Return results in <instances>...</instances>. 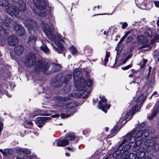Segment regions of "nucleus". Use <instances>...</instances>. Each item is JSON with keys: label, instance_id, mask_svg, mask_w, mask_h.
<instances>
[{"label": "nucleus", "instance_id": "nucleus-62", "mask_svg": "<svg viewBox=\"0 0 159 159\" xmlns=\"http://www.w3.org/2000/svg\"><path fill=\"white\" fill-rule=\"evenodd\" d=\"M157 26H159V20H157Z\"/></svg>", "mask_w": 159, "mask_h": 159}, {"label": "nucleus", "instance_id": "nucleus-22", "mask_svg": "<svg viewBox=\"0 0 159 159\" xmlns=\"http://www.w3.org/2000/svg\"><path fill=\"white\" fill-rule=\"evenodd\" d=\"M144 143L146 146L151 147L154 145L155 142L152 139H148L145 140Z\"/></svg>", "mask_w": 159, "mask_h": 159}, {"label": "nucleus", "instance_id": "nucleus-57", "mask_svg": "<svg viewBox=\"0 0 159 159\" xmlns=\"http://www.w3.org/2000/svg\"><path fill=\"white\" fill-rule=\"evenodd\" d=\"M157 92H155L153 93L152 94V95H156L157 94Z\"/></svg>", "mask_w": 159, "mask_h": 159}, {"label": "nucleus", "instance_id": "nucleus-20", "mask_svg": "<svg viewBox=\"0 0 159 159\" xmlns=\"http://www.w3.org/2000/svg\"><path fill=\"white\" fill-rule=\"evenodd\" d=\"M37 38L35 36H31L27 41L28 44L30 46L34 47L35 44V42Z\"/></svg>", "mask_w": 159, "mask_h": 159}, {"label": "nucleus", "instance_id": "nucleus-50", "mask_svg": "<svg viewBox=\"0 0 159 159\" xmlns=\"http://www.w3.org/2000/svg\"><path fill=\"white\" fill-rule=\"evenodd\" d=\"M56 68L57 70H59L61 69V66L59 65H56Z\"/></svg>", "mask_w": 159, "mask_h": 159}, {"label": "nucleus", "instance_id": "nucleus-10", "mask_svg": "<svg viewBox=\"0 0 159 159\" xmlns=\"http://www.w3.org/2000/svg\"><path fill=\"white\" fill-rule=\"evenodd\" d=\"M149 136V132L147 129L144 130H139L138 131L135 135V137L136 139H139V140L144 139Z\"/></svg>", "mask_w": 159, "mask_h": 159}, {"label": "nucleus", "instance_id": "nucleus-27", "mask_svg": "<svg viewBox=\"0 0 159 159\" xmlns=\"http://www.w3.org/2000/svg\"><path fill=\"white\" fill-rule=\"evenodd\" d=\"M135 133V130H133L130 133V141L131 140V142H130V143L131 142L133 143L135 141L136 138L135 136H132Z\"/></svg>", "mask_w": 159, "mask_h": 159}, {"label": "nucleus", "instance_id": "nucleus-7", "mask_svg": "<svg viewBox=\"0 0 159 159\" xmlns=\"http://www.w3.org/2000/svg\"><path fill=\"white\" fill-rule=\"evenodd\" d=\"M144 102L143 95H141L137 98L136 101V102L137 103H140L139 105H136L132 108L130 111V115H131L132 116L131 117H132L133 115H134L136 112L139 111L140 109V105L143 103Z\"/></svg>", "mask_w": 159, "mask_h": 159}, {"label": "nucleus", "instance_id": "nucleus-47", "mask_svg": "<svg viewBox=\"0 0 159 159\" xmlns=\"http://www.w3.org/2000/svg\"><path fill=\"white\" fill-rule=\"evenodd\" d=\"M89 94V93H88L86 92H84L81 93V95L83 97L86 98Z\"/></svg>", "mask_w": 159, "mask_h": 159}, {"label": "nucleus", "instance_id": "nucleus-25", "mask_svg": "<svg viewBox=\"0 0 159 159\" xmlns=\"http://www.w3.org/2000/svg\"><path fill=\"white\" fill-rule=\"evenodd\" d=\"M145 155V152L139 151L137 152L136 153V157L139 159L143 158Z\"/></svg>", "mask_w": 159, "mask_h": 159}, {"label": "nucleus", "instance_id": "nucleus-41", "mask_svg": "<svg viewBox=\"0 0 159 159\" xmlns=\"http://www.w3.org/2000/svg\"><path fill=\"white\" fill-rule=\"evenodd\" d=\"M143 61L140 62V65L141 66V68H143L145 66L146 63L147 61V60L145 59H143Z\"/></svg>", "mask_w": 159, "mask_h": 159}, {"label": "nucleus", "instance_id": "nucleus-23", "mask_svg": "<svg viewBox=\"0 0 159 159\" xmlns=\"http://www.w3.org/2000/svg\"><path fill=\"white\" fill-rule=\"evenodd\" d=\"M0 26L4 31V30L6 31L9 28V24L7 23L1 22L0 23Z\"/></svg>", "mask_w": 159, "mask_h": 159}, {"label": "nucleus", "instance_id": "nucleus-11", "mask_svg": "<svg viewBox=\"0 0 159 159\" xmlns=\"http://www.w3.org/2000/svg\"><path fill=\"white\" fill-rule=\"evenodd\" d=\"M129 34V31L127 32L125 35L123 36V37L121 39L120 42L118 43L116 48V50L117 51V54L118 55L120 54V52L122 50V46L120 45V43L122 42L125 38H126V42L127 43L129 42V36H128V35Z\"/></svg>", "mask_w": 159, "mask_h": 159}, {"label": "nucleus", "instance_id": "nucleus-54", "mask_svg": "<svg viewBox=\"0 0 159 159\" xmlns=\"http://www.w3.org/2000/svg\"><path fill=\"white\" fill-rule=\"evenodd\" d=\"M59 116V115L58 114H56L53 115L51 116L52 117L54 118V117H58Z\"/></svg>", "mask_w": 159, "mask_h": 159}, {"label": "nucleus", "instance_id": "nucleus-17", "mask_svg": "<svg viewBox=\"0 0 159 159\" xmlns=\"http://www.w3.org/2000/svg\"><path fill=\"white\" fill-rule=\"evenodd\" d=\"M56 143V146H65L68 144L69 141L67 139H64L62 140H57L55 141V142H54V144L55 143Z\"/></svg>", "mask_w": 159, "mask_h": 159}, {"label": "nucleus", "instance_id": "nucleus-8", "mask_svg": "<svg viewBox=\"0 0 159 159\" xmlns=\"http://www.w3.org/2000/svg\"><path fill=\"white\" fill-rule=\"evenodd\" d=\"M49 66L48 63L44 64L39 61L37 63L35 66L34 71L36 73H39L42 71L45 73L46 70L48 69Z\"/></svg>", "mask_w": 159, "mask_h": 159}, {"label": "nucleus", "instance_id": "nucleus-44", "mask_svg": "<svg viewBox=\"0 0 159 159\" xmlns=\"http://www.w3.org/2000/svg\"><path fill=\"white\" fill-rule=\"evenodd\" d=\"M69 98H63L61 97H58L57 98V99L60 101H66L68 100Z\"/></svg>", "mask_w": 159, "mask_h": 159}, {"label": "nucleus", "instance_id": "nucleus-26", "mask_svg": "<svg viewBox=\"0 0 159 159\" xmlns=\"http://www.w3.org/2000/svg\"><path fill=\"white\" fill-rule=\"evenodd\" d=\"M69 50L72 55H77L78 51L76 48L73 46H71L69 48Z\"/></svg>", "mask_w": 159, "mask_h": 159}, {"label": "nucleus", "instance_id": "nucleus-2", "mask_svg": "<svg viewBox=\"0 0 159 159\" xmlns=\"http://www.w3.org/2000/svg\"><path fill=\"white\" fill-rule=\"evenodd\" d=\"M33 2L35 6L34 10L33 9L34 12L41 16H46L48 15L49 11L45 10L47 5L46 3L43 1L39 0H33Z\"/></svg>", "mask_w": 159, "mask_h": 159}, {"label": "nucleus", "instance_id": "nucleus-21", "mask_svg": "<svg viewBox=\"0 0 159 159\" xmlns=\"http://www.w3.org/2000/svg\"><path fill=\"white\" fill-rule=\"evenodd\" d=\"M74 113V110L73 109H70L67 111L66 114L61 113L60 115L62 118H66L69 117L70 116L73 115Z\"/></svg>", "mask_w": 159, "mask_h": 159}, {"label": "nucleus", "instance_id": "nucleus-31", "mask_svg": "<svg viewBox=\"0 0 159 159\" xmlns=\"http://www.w3.org/2000/svg\"><path fill=\"white\" fill-rule=\"evenodd\" d=\"M122 150L127 154L129 152V144H126L122 148Z\"/></svg>", "mask_w": 159, "mask_h": 159}, {"label": "nucleus", "instance_id": "nucleus-64", "mask_svg": "<svg viewBox=\"0 0 159 159\" xmlns=\"http://www.w3.org/2000/svg\"><path fill=\"white\" fill-rule=\"evenodd\" d=\"M154 43V40L151 41V44H152L153 43Z\"/></svg>", "mask_w": 159, "mask_h": 159}, {"label": "nucleus", "instance_id": "nucleus-38", "mask_svg": "<svg viewBox=\"0 0 159 159\" xmlns=\"http://www.w3.org/2000/svg\"><path fill=\"white\" fill-rule=\"evenodd\" d=\"M157 112L158 109H155V110L151 113V116L150 117H149V119L150 120L152 119L154 116L157 113Z\"/></svg>", "mask_w": 159, "mask_h": 159}, {"label": "nucleus", "instance_id": "nucleus-56", "mask_svg": "<svg viewBox=\"0 0 159 159\" xmlns=\"http://www.w3.org/2000/svg\"><path fill=\"white\" fill-rule=\"evenodd\" d=\"M103 34L104 35L107 36L108 35V33L106 31H104L103 32Z\"/></svg>", "mask_w": 159, "mask_h": 159}, {"label": "nucleus", "instance_id": "nucleus-13", "mask_svg": "<svg viewBox=\"0 0 159 159\" xmlns=\"http://www.w3.org/2000/svg\"><path fill=\"white\" fill-rule=\"evenodd\" d=\"M51 119L50 117H39L36 118L35 122L36 124L39 127H41L43 125L45 122Z\"/></svg>", "mask_w": 159, "mask_h": 159}, {"label": "nucleus", "instance_id": "nucleus-58", "mask_svg": "<svg viewBox=\"0 0 159 159\" xmlns=\"http://www.w3.org/2000/svg\"><path fill=\"white\" fill-rule=\"evenodd\" d=\"M144 159H152L151 158L148 157H146Z\"/></svg>", "mask_w": 159, "mask_h": 159}, {"label": "nucleus", "instance_id": "nucleus-15", "mask_svg": "<svg viewBox=\"0 0 159 159\" xmlns=\"http://www.w3.org/2000/svg\"><path fill=\"white\" fill-rule=\"evenodd\" d=\"M7 42L9 45L14 46L18 43L19 40L16 36L11 35L8 38Z\"/></svg>", "mask_w": 159, "mask_h": 159}, {"label": "nucleus", "instance_id": "nucleus-9", "mask_svg": "<svg viewBox=\"0 0 159 159\" xmlns=\"http://www.w3.org/2000/svg\"><path fill=\"white\" fill-rule=\"evenodd\" d=\"M36 58L35 55L32 53L28 55L26 58L25 64L28 67L32 66L35 63Z\"/></svg>", "mask_w": 159, "mask_h": 159}, {"label": "nucleus", "instance_id": "nucleus-63", "mask_svg": "<svg viewBox=\"0 0 159 159\" xmlns=\"http://www.w3.org/2000/svg\"><path fill=\"white\" fill-rule=\"evenodd\" d=\"M151 67H150L149 68V73H150V71L151 70Z\"/></svg>", "mask_w": 159, "mask_h": 159}, {"label": "nucleus", "instance_id": "nucleus-53", "mask_svg": "<svg viewBox=\"0 0 159 159\" xmlns=\"http://www.w3.org/2000/svg\"><path fill=\"white\" fill-rule=\"evenodd\" d=\"M155 40L159 39V35L156 34L154 36Z\"/></svg>", "mask_w": 159, "mask_h": 159}, {"label": "nucleus", "instance_id": "nucleus-61", "mask_svg": "<svg viewBox=\"0 0 159 159\" xmlns=\"http://www.w3.org/2000/svg\"><path fill=\"white\" fill-rule=\"evenodd\" d=\"M65 155L66 156H67V157H68L69 156V153H67V152H66L65 153Z\"/></svg>", "mask_w": 159, "mask_h": 159}, {"label": "nucleus", "instance_id": "nucleus-51", "mask_svg": "<svg viewBox=\"0 0 159 159\" xmlns=\"http://www.w3.org/2000/svg\"><path fill=\"white\" fill-rule=\"evenodd\" d=\"M3 126V124L2 122H0V133L2 131Z\"/></svg>", "mask_w": 159, "mask_h": 159}, {"label": "nucleus", "instance_id": "nucleus-55", "mask_svg": "<svg viewBox=\"0 0 159 159\" xmlns=\"http://www.w3.org/2000/svg\"><path fill=\"white\" fill-rule=\"evenodd\" d=\"M145 151L146 152H148L150 151V149L149 148L145 149Z\"/></svg>", "mask_w": 159, "mask_h": 159}, {"label": "nucleus", "instance_id": "nucleus-37", "mask_svg": "<svg viewBox=\"0 0 159 159\" xmlns=\"http://www.w3.org/2000/svg\"><path fill=\"white\" fill-rule=\"evenodd\" d=\"M32 126L33 123L30 121H27L25 124V127L27 128H31Z\"/></svg>", "mask_w": 159, "mask_h": 159}, {"label": "nucleus", "instance_id": "nucleus-36", "mask_svg": "<svg viewBox=\"0 0 159 159\" xmlns=\"http://www.w3.org/2000/svg\"><path fill=\"white\" fill-rule=\"evenodd\" d=\"M145 34L148 36L151 37L152 35L151 30L149 29H147L145 32Z\"/></svg>", "mask_w": 159, "mask_h": 159}, {"label": "nucleus", "instance_id": "nucleus-43", "mask_svg": "<svg viewBox=\"0 0 159 159\" xmlns=\"http://www.w3.org/2000/svg\"><path fill=\"white\" fill-rule=\"evenodd\" d=\"M154 150L157 152L159 151V143H157L155 144H154Z\"/></svg>", "mask_w": 159, "mask_h": 159}, {"label": "nucleus", "instance_id": "nucleus-33", "mask_svg": "<svg viewBox=\"0 0 159 159\" xmlns=\"http://www.w3.org/2000/svg\"><path fill=\"white\" fill-rule=\"evenodd\" d=\"M32 158L33 157L32 155L25 156L23 157L18 156L16 159H32Z\"/></svg>", "mask_w": 159, "mask_h": 159}, {"label": "nucleus", "instance_id": "nucleus-3", "mask_svg": "<svg viewBox=\"0 0 159 159\" xmlns=\"http://www.w3.org/2000/svg\"><path fill=\"white\" fill-rule=\"evenodd\" d=\"M8 4L7 0H0V6L7 7L6 10L8 14L11 16H17L19 14V11L18 9H17L14 5L7 7Z\"/></svg>", "mask_w": 159, "mask_h": 159}, {"label": "nucleus", "instance_id": "nucleus-19", "mask_svg": "<svg viewBox=\"0 0 159 159\" xmlns=\"http://www.w3.org/2000/svg\"><path fill=\"white\" fill-rule=\"evenodd\" d=\"M17 152L20 154H29L31 153V151L27 148H19L17 149Z\"/></svg>", "mask_w": 159, "mask_h": 159}, {"label": "nucleus", "instance_id": "nucleus-60", "mask_svg": "<svg viewBox=\"0 0 159 159\" xmlns=\"http://www.w3.org/2000/svg\"><path fill=\"white\" fill-rule=\"evenodd\" d=\"M105 129V131H106V132H107L108 131V130H109V128L108 127H106Z\"/></svg>", "mask_w": 159, "mask_h": 159}, {"label": "nucleus", "instance_id": "nucleus-12", "mask_svg": "<svg viewBox=\"0 0 159 159\" xmlns=\"http://www.w3.org/2000/svg\"><path fill=\"white\" fill-rule=\"evenodd\" d=\"M129 116V113L128 112L126 113V115L125 117L122 116L121 117L118 121L117 122V124L114 126V131L117 130L119 125L120 126L124 125L126 122V120L128 118Z\"/></svg>", "mask_w": 159, "mask_h": 159}, {"label": "nucleus", "instance_id": "nucleus-32", "mask_svg": "<svg viewBox=\"0 0 159 159\" xmlns=\"http://www.w3.org/2000/svg\"><path fill=\"white\" fill-rule=\"evenodd\" d=\"M121 152V149H118L113 153L112 156L114 157H116L120 155Z\"/></svg>", "mask_w": 159, "mask_h": 159}, {"label": "nucleus", "instance_id": "nucleus-24", "mask_svg": "<svg viewBox=\"0 0 159 159\" xmlns=\"http://www.w3.org/2000/svg\"><path fill=\"white\" fill-rule=\"evenodd\" d=\"M141 142V141L138 140L136 142L137 143H134L133 144V150L134 151H136L139 150L140 148V146L139 144V143H140Z\"/></svg>", "mask_w": 159, "mask_h": 159}, {"label": "nucleus", "instance_id": "nucleus-1", "mask_svg": "<svg viewBox=\"0 0 159 159\" xmlns=\"http://www.w3.org/2000/svg\"><path fill=\"white\" fill-rule=\"evenodd\" d=\"M42 29L47 37L51 41H53L57 46V48L53 45L54 49L57 51L59 53H61L64 50L63 45L64 41L61 37L59 34L56 35L53 33V26L50 23H44L43 24Z\"/></svg>", "mask_w": 159, "mask_h": 159}, {"label": "nucleus", "instance_id": "nucleus-39", "mask_svg": "<svg viewBox=\"0 0 159 159\" xmlns=\"http://www.w3.org/2000/svg\"><path fill=\"white\" fill-rule=\"evenodd\" d=\"M84 84H86L89 87L91 86L93 83V81L92 80L88 79Z\"/></svg>", "mask_w": 159, "mask_h": 159}, {"label": "nucleus", "instance_id": "nucleus-18", "mask_svg": "<svg viewBox=\"0 0 159 159\" xmlns=\"http://www.w3.org/2000/svg\"><path fill=\"white\" fill-rule=\"evenodd\" d=\"M15 53L18 56H20L24 52V47L22 45H19L14 49Z\"/></svg>", "mask_w": 159, "mask_h": 159}, {"label": "nucleus", "instance_id": "nucleus-5", "mask_svg": "<svg viewBox=\"0 0 159 159\" xmlns=\"http://www.w3.org/2000/svg\"><path fill=\"white\" fill-rule=\"evenodd\" d=\"M82 72L78 69H75L74 71L73 77L76 87H81L83 85L84 80L81 77Z\"/></svg>", "mask_w": 159, "mask_h": 159}, {"label": "nucleus", "instance_id": "nucleus-59", "mask_svg": "<svg viewBox=\"0 0 159 159\" xmlns=\"http://www.w3.org/2000/svg\"><path fill=\"white\" fill-rule=\"evenodd\" d=\"M6 94L7 96L8 97H11V95L10 94H8V93H6Z\"/></svg>", "mask_w": 159, "mask_h": 159}, {"label": "nucleus", "instance_id": "nucleus-52", "mask_svg": "<svg viewBox=\"0 0 159 159\" xmlns=\"http://www.w3.org/2000/svg\"><path fill=\"white\" fill-rule=\"evenodd\" d=\"M129 65H128L124 67H122V69L123 70H126L129 69Z\"/></svg>", "mask_w": 159, "mask_h": 159}, {"label": "nucleus", "instance_id": "nucleus-48", "mask_svg": "<svg viewBox=\"0 0 159 159\" xmlns=\"http://www.w3.org/2000/svg\"><path fill=\"white\" fill-rule=\"evenodd\" d=\"M154 2L156 7H159V1H154Z\"/></svg>", "mask_w": 159, "mask_h": 159}, {"label": "nucleus", "instance_id": "nucleus-14", "mask_svg": "<svg viewBox=\"0 0 159 159\" xmlns=\"http://www.w3.org/2000/svg\"><path fill=\"white\" fill-rule=\"evenodd\" d=\"M137 39L139 42L144 44V46H142L141 48H143L144 47H148L149 46L147 38L144 35L139 36L137 37Z\"/></svg>", "mask_w": 159, "mask_h": 159}, {"label": "nucleus", "instance_id": "nucleus-46", "mask_svg": "<svg viewBox=\"0 0 159 159\" xmlns=\"http://www.w3.org/2000/svg\"><path fill=\"white\" fill-rule=\"evenodd\" d=\"M54 111H49L46 113H44V115L45 116H50L52 115Z\"/></svg>", "mask_w": 159, "mask_h": 159}, {"label": "nucleus", "instance_id": "nucleus-4", "mask_svg": "<svg viewBox=\"0 0 159 159\" xmlns=\"http://www.w3.org/2000/svg\"><path fill=\"white\" fill-rule=\"evenodd\" d=\"M25 26L30 34H35L37 30V25L34 20L30 19L25 20L24 22Z\"/></svg>", "mask_w": 159, "mask_h": 159}, {"label": "nucleus", "instance_id": "nucleus-35", "mask_svg": "<svg viewBox=\"0 0 159 159\" xmlns=\"http://www.w3.org/2000/svg\"><path fill=\"white\" fill-rule=\"evenodd\" d=\"M77 106V104L74 102H72L67 104L66 106V107L67 108H70L75 107Z\"/></svg>", "mask_w": 159, "mask_h": 159}, {"label": "nucleus", "instance_id": "nucleus-40", "mask_svg": "<svg viewBox=\"0 0 159 159\" xmlns=\"http://www.w3.org/2000/svg\"><path fill=\"white\" fill-rule=\"evenodd\" d=\"M110 52H106V55L105 57V58L104 59V61H105V65L106 64V63L108 61V58L110 57Z\"/></svg>", "mask_w": 159, "mask_h": 159}, {"label": "nucleus", "instance_id": "nucleus-42", "mask_svg": "<svg viewBox=\"0 0 159 159\" xmlns=\"http://www.w3.org/2000/svg\"><path fill=\"white\" fill-rule=\"evenodd\" d=\"M40 110L35 111L33 113L31 114V116L32 117H34L37 115H40Z\"/></svg>", "mask_w": 159, "mask_h": 159}, {"label": "nucleus", "instance_id": "nucleus-28", "mask_svg": "<svg viewBox=\"0 0 159 159\" xmlns=\"http://www.w3.org/2000/svg\"><path fill=\"white\" fill-rule=\"evenodd\" d=\"M123 140L122 142L123 144H129V135L127 134L125 136L123 137Z\"/></svg>", "mask_w": 159, "mask_h": 159}, {"label": "nucleus", "instance_id": "nucleus-6", "mask_svg": "<svg viewBox=\"0 0 159 159\" xmlns=\"http://www.w3.org/2000/svg\"><path fill=\"white\" fill-rule=\"evenodd\" d=\"M100 98L101 100L99 101L98 107L99 109H101L105 113H106L107 111L109 109L110 105L107 103V100L103 96H100Z\"/></svg>", "mask_w": 159, "mask_h": 159}, {"label": "nucleus", "instance_id": "nucleus-16", "mask_svg": "<svg viewBox=\"0 0 159 159\" xmlns=\"http://www.w3.org/2000/svg\"><path fill=\"white\" fill-rule=\"evenodd\" d=\"M14 30L16 31V34L19 36H21L24 34V29L19 24L16 25L14 27Z\"/></svg>", "mask_w": 159, "mask_h": 159}, {"label": "nucleus", "instance_id": "nucleus-29", "mask_svg": "<svg viewBox=\"0 0 159 159\" xmlns=\"http://www.w3.org/2000/svg\"><path fill=\"white\" fill-rule=\"evenodd\" d=\"M20 10L21 11H24L26 9V5L23 2H21L19 5Z\"/></svg>", "mask_w": 159, "mask_h": 159}, {"label": "nucleus", "instance_id": "nucleus-49", "mask_svg": "<svg viewBox=\"0 0 159 159\" xmlns=\"http://www.w3.org/2000/svg\"><path fill=\"white\" fill-rule=\"evenodd\" d=\"M145 125V123H142L139 126L140 129H142Z\"/></svg>", "mask_w": 159, "mask_h": 159}, {"label": "nucleus", "instance_id": "nucleus-30", "mask_svg": "<svg viewBox=\"0 0 159 159\" xmlns=\"http://www.w3.org/2000/svg\"><path fill=\"white\" fill-rule=\"evenodd\" d=\"M41 49L46 53H48L49 52V49L47 46L45 44H43L40 47Z\"/></svg>", "mask_w": 159, "mask_h": 159}, {"label": "nucleus", "instance_id": "nucleus-34", "mask_svg": "<svg viewBox=\"0 0 159 159\" xmlns=\"http://www.w3.org/2000/svg\"><path fill=\"white\" fill-rule=\"evenodd\" d=\"M66 138L69 139L70 140H72L75 139V136L74 134L70 133L67 134Z\"/></svg>", "mask_w": 159, "mask_h": 159}, {"label": "nucleus", "instance_id": "nucleus-45", "mask_svg": "<svg viewBox=\"0 0 159 159\" xmlns=\"http://www.w3.org/2000/svg\"><path fill=\"white\" fill-rule=\"evenodd\" d=\"M120 24H122V28L123 29H125L127 26L128 24L126 22H120Z\"/></svg>", "mask_w": 159, "mask_h": 159}]
</instances>
